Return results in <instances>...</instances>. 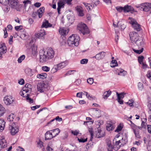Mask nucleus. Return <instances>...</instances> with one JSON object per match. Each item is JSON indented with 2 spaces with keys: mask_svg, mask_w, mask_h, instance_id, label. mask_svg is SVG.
<instances>
[{
  "mask_svg": "<svg viewBox=\"0 0 151 151\" xmlns=\"http://www.w3.org/2000/svg\"><path fill=\"white\" fill-rule=\"evenodd\" d=\"M40 61L43 63L47 61L50 59L52 58L54 56L55 52L52 48L47 49L41 50L39 53Z\"/></svg>",
  "mask_w": 151,
  "mask_h": 151,
  "instance_id": "1",
  "label": "nucleus"
},
{
  "mask_svg": "<svg viewBox=\"0 0 151 151\" xmlns=\"http://www.w3.org/2000/svg\"><path fill=\"white\" fill-rule=\"evenodd\" d=\"M80 40V37L76 35H72L68 37L67 43L70 46L73 45L75 46H77L79 44Z\"/></svg>",
  "mask_w": 151,
  "mask_h": 151,
  "instance_id": "2",
  "label": "nucleus"
},
{
  "mask_svg": "<svg viewBox=\"0 0 151 151\" xmlns=\"http://www.w3.org/2000/svg\"><path fill=\"white\" fill-rule=\"evenodd\" d=\"M78 30L82 33L83 35L86 34H88L89 31L86 25L84 23H79L77 25Z\"/></svg>",
  "mask_w": 151,
  "mask_h": 151,
  "instance_id": "3",
  "label": "nucleus"
},
{
  "mask_svg": "<svg viewBox=\"0 0 151 151\" xmlns=\"http://www.w3.org/2000/svg\"><path fill=\"white\" fill-rule=\"evenodd\" d=\"M9 128L10 129V133L12 135L16 134L19 131V127L14 123H13L12 125L9 124Z\"/></svg>",
  "mask_w": 151,
  "mask_h": 151,
  "instance_id": "4",
  "label": "nucleus"
},
{
  "mask_svg": "<svg viewBox=\"0 0 151 151\" xmlns=\"http://www.w3.org/2000/svg\"><path fill=\"white\" fill-rule=\"evenodd\" d=\"M136 7L139 8L140 10H142L146 12H148L151 9L150 3L148 4L143 3L137 6Z\"/></svg>",
  "mask_w": 151,
  "mask_h": 151,
  "instance_id": "5",
  "label": "nucleus"
},
{
  "mask_svg": "<svg viewBox=\"0 0 151 151\" xmlns=\"http://www.w3.org/2000/svg\"><path fill=\"white\" fill-rule=\"evenodd\" d=\"M129 23L131 24L134 30L137 31H139L141 29V25L139 24L134 19H132L129 22Z\"/></svg>",
  "mask_w": 151,
  "mask_h": 151,
  "instance_id": "6",
  "label": "nucleus"
},
{
  "mask_svg": "<svg viewBox=\"0 0 151 151\" xmlns=\"http://www.w3.org/2000/svg\"><path fill=\"white\" fill-rule=\"evenodd\" d=\"M129 36L131 41L132 43H134L138 40L139 36L138 33L135 32L133 31L130 32L129 34Z\"/></svg>",
  "mask_w": 151,
  "mask_h": 151,
  "instance_id": "7",
  "label": "nucleus"
},
{
  "mask_svg": "<svg viewBox=\"0 0 151 151\" xmlns=\"http://www.w3.org/2000/svg\"><path fill=\"white\" fill-rule=\"evenodd\" d=\"M96 123H98V125H99L97 131L98 132L96 133V136L98 138H101L103 137L104 135V133L101 130L100 128H99V127L101 124H103V122L102 121L99 120L97 121Z\"/></svg>",
  "mask_w": 151,
  "mask_h": 151,
  "instance_id": "8",
  "label": "nucleus"
},
{
  "mask_svg": "<svg viewBox=\"0 0 151 151\" xmlns=\"http://www.w3.org/2000/svg\"><path fill=\"white\" fill-rule=\"evenodd\" d=\"M47 85L45 83L41 82L38 83L37 85L38 91L40 92H43L47 88Z\"/></svg>",
  "mask_w": 151,
  "mask_h": 151,
  "instance_id": "9",
  "label": "nucleus"
},
{
  "mask_svg": "<svg viewBox=\"0 0 151 151\" xmlns=\"http://www.w3.org/2000/svg\"><path fill=\"white\" fill-rule=\"evenodd\" d=\"M9 3L12 8L16 9L18 7L19 4L17 0H9Z\"/></svg>",
  "mask_w": 151,
  "mask_h": 151,
  "instance_id": "10",
  "label": "nucleus"
},
{
  "mask_svg": "<svg viewBox=\"0 0 151 151\" xmlns=\"http://www.w3.org/2000/svg\"><path fill=\"white\" fill-rule=\"evenodd\" d=\"M45 35V30L44 29H41L39 31L38 33L35 34V36L37 38L41 39H43L44 38V37Z\"/></svg>",
  "mask_w": 151,
  "mask_h": 151,
  "instance_id": "11",
  "label": "nucleus"
},
{
  "mask_svg": "<svg viewBox=\"0 0 151 151\" xmlns=\"http://www.w3.org/2000/svg\"><path fill=\"white\" fill-rule=\"evenodd\" d=\"M6 47L4 44H0V58H2V55L6 53Z\"/></svg>",
  "mask_w": 151,
  "mask_h": 151,
  "instance_id": "12",
  "label": "nucleus"
},
{
  "mask_svg": "<svg viewBox=\"0 0 151 151\" xmlns=\"http://www.w3.org/2000/svg\"><path fill=\"white\" fill-rule=\"evenodd\" d=\"M4 101L5 103L7 105H10L14 101V100L12 99V96L11 95L6 96L4 98Z\"/></svg>",
  "mask_w": 151,
  "mask_h": 151,
  "instance_id": "13",
  "label": "nucleus"
},
{
  "mask_svg": "<svg viewBox=\"0 0 151 151\" xmlns=\"http://www.w3.org/2000/svg\"><path fill=\"white\" fill-rule=\"evenodd\" d=\"M134 12V8L131 6L126 5L124 6V12L125 13L130 12L132 13Z\"/></svg>",
  "mask_w": 151,
  "mask_h": 151,
  "instance_id": "14",
  "label": "nucleus"
},
{
  "mask_svg": "<svg viewBox=\"0 0 151 151\" xmlns=\"http://www.w3.org/2000/svg\"><path fill=\"white\" fill-rule=\"evenodd\" d=\"M31 86L30 84L28 83L26 84L25 86L22 88L23 91L22 92H24V94H26L29 91L30 93L31 92Z\"/></svg>",
  "mask_w": 151,
  "mask_h": 151,
  "instance_id": "15",
  "label": "nucleus"
},
{
  "mask_svg": "<svg viewBox=\"0 0 151 151\" xmlns=\"http://www.w3.org/2000/svg\"><path fill=\"white\" fill-rule=\"evenodd\" d=\"M75 9L79 16L83 17L84 15L83 8L81 6H77Z\"/></svg>",
  "mask_w": 151,
  "mask_h": 151,
  "instance_id": "16",
  "label": "nucleus"
},
{
  "mask_svg": "<svg viewBox=\"0 0 151 151\" xmlns=\"http://www.w3.org/2000/svg\"><path fill=\"white\" fill-rule=\"evenodd\" d=\"M69 29L66 28H60L59 29L60 34L62 35H65L68 33Z\"/></svg>",
  "mask_w": 151,
  "mask_h": 151,
  "instance_id": "17",
  "label": "nucleus"
},
{
  "mask_svg": "<svg viewBox=\"0 0 151 151\" xmlns=\"http://www.w3.org/2000/svg\"><path fill=\"white\" fill-rule=\"evenodd\" d=\"M20 95L24 97H26V100L27 101H29L30 103H32L33 102V100L29 97V94H25L24 93V92H20Z\"/></svg>",
  "mask_w": 151,
  "mask_h": 151,
  "instance_id": "18",
  "label": "nucleus"
},
{
  "mask_svg": "<svg viewBox=\"0 0 151 151\" xmlns=\"http://www.w3.org/2000/svg\"><path fill=\"white\" fill-rule=\"evenodd\" d=\"M106 52L102 51L99 53L97 54L95 56V58L98 60H99L103 59L106 55Z\"/></svg>",
  "mask_w": 151,
  "mask_h": 151,
  "instance_id": "19",
  "label": "nucleus"
},
{
  "mask_svg": "<svg viewBox=\"0 0 151 151\" xmlns=\"http://www.w3.org/2000/svg\"><path fill=\"white\" fill-rule=\"evenodd\" d=\"M116 73H117L118 74L122 76H124L127 74V72L126 71L122 69L121 68H119V69H117L116 70Z\"/></svg>",
  "mask_w": 151,
  "mask_h": 151,
  "instance_id": "20",
  "label": "nucleus"
},
{
  "mask_svg": "<svg viewBox=\"0 0 151 151\" xmlns=\"http://www.w3.org/2000/svg\"><path fill=\"white\" fill-rule=\"evenodd\" d=\"M52 138L53 137L50 131H47L45 134V140H47L50 139Z\"/></svg>",
  "mask_w": 151,
  "mask_h": 151,
  "instance_id": "21",
  "label": "nucleus"
},
{
  "mask_svg": "<svg viewBox=\"0 0 151 151\" xmlns=\"http://www.w3.org/2000/svg\"><path fill=\"white\" fill-rule=\"evenodd\" d=\"M7 143L4 139H2L0 140V151L2 148H5L7 146Z\"/></svg>",
  "mask_w": 151,
  "mask_h": 151,
  "instance_id": "22",
  "label": "nucleus"
},
{
  "mask_svg": "<svg viewBox=\"0 0 151 151\" xmlns=\"http://www.w3.org/2000/svg\"><path fill=\"white\" fill-rule=\"evenodd\" d=\"M50 131L52 134L53 138L58 135L60 132V129L58 128H57Z\"/></svg>",
  "mask_w": 151,
  "mask_h": 151,
  "instance_id": "23",
  "label": "nucleus"
},
{
  "mask_svg": "<svg viewBox=\"0 0 151 151\" xmlns=\"http://www.w3.org/2000/svg\"><path fill=\"white\" fill-rule=\"evenodd\" d=\"M127 135L125 134L123 136L121 141V142L122 143L121 144L120 146H123L127 142L128 140Z\"/></svg>",
  "mask_w": 151,
  "mask_h": 151,
  "instance_id": "24",
  "label": "nucleus"
},
{
  "mask_svg": "<svg viewBox=\"0 0 151 151\" xmlns=\"http://www.w3.org/2000/svg\"><path fill=\"white\" fill-rule=\"evenodd\" d=\"M66 65L65 63V62H61L60 63L57 64L55 65V67L57 68V69L58 70H60L64 67H65Z\"/></svg>",
  "mask_w": 151,
  "mask_h": 151,
  "instance_id": "25",
  "label": "nucleus"
},
{
  "mask_svg": "<svg viewBox=\"0 0 151 151\" xmlns=\"http://www.w3.org/2000/svg\"><path fill=\"white\" fill-rule=\"evenodd\" d=\"M58 7L57 8V10L58 13L60 14V9L62 8H63L64 7V4L63 2L62 1H59L58 3Z\"/></svg>",
  "mask_w": 151,
  "mask_h": 151,
  "instance_id": "26",
  "label": "nucleus"
},
{
  "mask_svg": "<svg viewBox=\"0 0 151 151\" xmlns=\"http://www.w3.org/2000/svg\"><path fill=\"white\" fill-rule=\"evenodd\" d=\"M45 8L44 7H41L37 11V13L39 17L40 18L42 15V13L44 12Z\"/></svg>",
  "mask_w": 151,
  "mask_h": 151,
  "instance_id": "27",
  "label": "nucleus"
},
{
  "mask_svg": "<svg viewBox=\"0 0 151 151\" xmlns=\"http://www.w3.org/2000/svg\"><path fill=\"white\" fill-rule=\"evenodd\" d=\"M5 122L3 119H0V132H2L4 129Z\"/></svg>",
  "mask_w": 151,
  "mask_h": 151,
  "instance_id": "28",
  "label": "nucleus"
},
{
  "mask_svg": "<svg viewBox=\"0 0 151 151\" xmlns=\"http://www.w3.org/2000/svg\"><path fill=\"white\" fill-rule=\"evenodd\" d=\"M47 74L45 73H44L37 74V77L38 78L44 79L47 77Z\"/></svg>",
  "mask_w": 151,
  "mask_h": 151,
  "instance_id": "29",
  "label": "nucleus"
},
{
  "mask_svg": "<svg viewBox=\"0 0 151 151\" xmlns=\"http://www.w3.org/2000/svg\"><path fill=\"white\" fill-rule=\"evenodd\" d=\"M52 26V24H51L49 23L47 20H45V22H43L41 27H42L47 28L48 27H51Z\"/></svg>",
  "mask_w": 151,
  "mask_h": 151,
  "instance_id": "30",
  "label": "nucleus"
},
{
  "mask_svg": "<svg viewBox=\"0 0 151 151\" xmlns=\"http://www.w3.org/2000/svg\"><path fill=\"white\" fill-rule=\"evenodd\" d=\"M114 128V126L113 124L110 123H107V125L106 126V129L107 130L110 131L113 129Z\"/></svg>",
  "mask_w": 151,
  "mask_h": 151,
  "instance_id": "31",
  "label": "nucleus"
},
{
  "mask_svg": "<svg viewBox=\"0 0 151 151\" xmlns=\"http://www.w3.org/2000/svg\"><path fill=\"white\" fill-rule=\"evenodd\" d=\"M111 93V91L110 90L106 91L103 95V98L105 99H107Z\"/></svg>",
  "mask_w": 151,
  "mask_h": 151,
  "instance_id": "32",
  "label": "nucleus"
},
{
  "mask_svg": "<svg viewBox=\"0 0 151 151\" xmlns=\"http://www.w3.org/2000/svg\"><path fill=\"white\" fill-rule=\"evenodd\" d=\"M43 142L40 140L39 139L38 142L37 143V147L39 148H42L44 149V146L43 145Z\"/></svg>",
  "mask_w": 151,
  "mask_h": 151,
  "instance_id": "33",
  "label": "nucleus"
},
{
  "mask_svg": "<svg viewBox=\"0 0 151 151\" xmlns=\"http://www.w3.org/2000/svg\"><path fill=\"white\" fill-rule=\"evenodd\" d=\"M118 64L117 63V61L115 60H112L111 63V66L112 68H114L115 66H117Z\"/></svg>",
  "mask_w": 151,
  "mask_h": 151,
  "instance_id": "34",
  "label": "nucleus"
},
{
  "mask_svg": "<svg viewBox=\"0 0 151 151\" xmlns=\"http://www.w3.org/2000/svg\"><path fill=\"white\" fill-rule=\"evenodd\" d=\"M133 132L135 135V137L138 139H140V136L139 134V132L138 130L133 129Z\"/></svg>",
  "mask_w": 151,
  "mask_h": 151,
  "instance_id": "35",
  "label": "nucleus"
},
{
  "mask_svg": "<svg viewBox=\"0 0 151 151\" xmlns=\"http://www.w3.org/2000/svg\"><path fill=\"white\" fill-rule=\"evenodd\" d=\"M15 116L13 114L9 115L7 117V120L8 121H13Z\"/></svg>",
  "mask_w": 151,
  "mask_h": 151,
  "instance_id": "36",
  "label": "nucleus"
},
{
  "mask_svg": "<svg viewBox=\"0 0 151 151\" xmlns=\"http://www.w3.org/2000/svg\"><path fill=\"white\" fill-rule=\"evenodd\" d=\"M107 148L108 151H112L113 147L111 143L108 142L107 144Z\"/></svg>",
  "mask_w": 151,
  "mask_h": 151,
  "instance_id": "37",
  "label": "nucleus"
},
{
  "mask_svg": "<svg viewBox=\"0 0 151 151\" xmlns=\"http://www.w3.org/2000/svg\"><path fill=\"white\" fill-rule=\"evenodd\" d=\"M5 111V109L2 106L0 107V116L3 115Z\"/></svg>",
  "mask_w": 151,
  "mask_h": 151,
  "instance_id": "38",
  "label": "nucleus"
},
{
  "mask_svg": "<svg viewBox=\"0 0 151 151\" xmlns=\"http://www.w3.org/2000/svg\"><path fill=\"white\" fill-rule=\"evenodd\" d=\"M116 94L117 97V100L121 99V98H123L124 97V95L122 93H121L119 94L117 92H116Z\"/></svg>",
  "mask_w": 151,
  "mask_h": 151,
  "instance_id": "39",
  "label": "nucleus"
},
{
  "mask_svg": "<svg viewBox=\"0 0 151 151\" xmlns=\"http://www.w3.org/2000/svg\"><path fill=\"white\" fill-rule=\"evenodd\" d=\"M23 3L24 4V8H26V6L28 5V4H31V1L29 0H27L25 1H24L23 2Z\"/></svg>",
  "mask_w": 151,
  "mask_h": 151,
  "instance_id": "40",
  "label": "nucleus"
},
{
  "mask_svg": "<svg viewBox=\"0 0 151 151\" xmlns=\"http://www.w3.org/2000/svg\"><path fill=\"white\" fill-rule=\"evenodd\" d=\"M25 56L24 55H22L18 59V63H21L22 61L25 59Z\"/></svg>",
  "mask_w": 151,
  "mask_h": 151,
  "instance_id": "41",
  "label": "nucleus"
},
{
  "mask_svg": "<svg viewBox=\"0 0 151 151\" xmlns=\"http://www.w3.org/2000/svg\"><path fill=\"white\" fill-rule=\"evenodd\" d=\"M144 58V57L143 56H141L138 57V60L139 64H142L143 63V59Z\"/></svg>",
  "mask_w": 151,
  "mask_h": 151,
  "instance_id": "42",
  "label": "nucleus"
},
{
  "mask_svg": "<svg viewBox=\"0 0 151 151\" xmlns=\"http://www.w3.org/2000/svg\"><path fill=\"white\" fill-rule=\"evenodd\" d=\"M116 9L118 11L120 12H122L123 11L124 12V7L116 6Z\"/></svg>",
  "mask_w": 151,
  "mask_h": 151,
  "instance_id": "43",
  "label": "nucleus"
},
{
  "mask_svg": "<svg viewBox=\"0 0 151 151\" xmlns=\"http://www.w3.org/2000/svg\"><path fill=\"white\" fill-rule=\"evenodd\" d=\"M147 107L149 109L148 111L149 114H151V101H149L148 103Z\"/></svg>",
  "mask_w": 151,
  "mask_h": 151,
  "instance_id": "44",
  "label": "nucleus"
},
{
  "mask_svg": "<svg viewBox=\"0 0 151 151\" xmlns=\"http://www.w3.org/2000/svg\"><path fill=\"white\" fill-rule=\"evenodd\" d=\"M143 48H142L140 50H137L134 49H133V50L134 52L138 54H140L141 53L143 52Z\"/></svg>",
  "mask_w": 151,
  "mask_h": 151,
  "instance_id": "45",
  "label": "nucleus"
},
{
  "mask_svg": "<svg viewBox=\"0 0 151 151\" xmlns=\"http://www.w3.org/2000/svg\"><path fill=\"white\" fill-rule=\"evenodd\" d=\"M137 40L136 42H134V43L136 44L138 46H139L141 45L142 42L139 38L138 40Z\"/></svg>",
  "mask_w": 151,
  "mask_h": 151,
  "instance_id": "46",
  "label": "nucleus"
},
{
  "mask_svg": "<svg viewBox=\"0 0 151 151\" xmlns=\"http://www.w3.org/2000/svg\"><path fill=\"white\" fill-rule=\"evenodd\" d=\"M93 109L95 111L96 114H97V112H98L99 113V114L97 116L98 117H99L101 116V111L100 110H99L97 108H93Z\"/></svg>",
  "mask_w": 151,
  "mask_h": 151,
  "instance_id": "47",
  "label": "nucleus"
},
{
  "mask_svg": "<svg viewBox=\"0 0 151 151\" xmlns=\"http://www.w3.org/2000/svg\"><path fill=\"white\" fill-rule=\"evenodd\" d=\"M123 127L121 125L119 124L117 127V128L115 130V132H119L122 129Z\"/></svg>",
  "mask_w": 151,
  "mask_h": 151,
  "instance_id": "48",
  "label": "nucleus"
},
{
  "mask_svg": "<svg viewBox=\"0 0 151 151\" xmlns=\"http://www.w3.org/2000/svg\"><path fill=\"white\" fill-rule=\"evenodd\" d=\"M87 138H86L85 139H83L82 138H81L80 139L78 138V141L79 142H85L87 141Z\"/></svg>",
  "mask_w": 151,
  "mask_h": 151,
  "instance_id": "49",
  "label": "nucleus"
},
{
  "mask_svg": "<svg viewBox=\"0 0 151 151\" xmlns=\"http://www.w3.org/2000/svg\"><path fill=\"white\" fill-rule=\"evenodd\" d=\"M42 69L44 71L47 72L50 70V68L47 66H44L42 67Z\"/></svg>",
  "mask_w": 151,
  "mask_h": 151,
  "instance_id": "50",
  "label": "nucleus"
},
{
  "mask_svg": "<svg viewBox=\"0 0 151 151\" xmlns=\"http://www.w3.org/2000/svg\"><path fill=\"white\" fill-rule=\"evenodd\" d=\"M88 60L87 59H82L80 61V63L81 64H86L87 63Z\"/></svg>",
  "mask_w": 151,
  "mask_h": 151,
  "instance_id": "51",
  "label": "nucleus"
},
{
  "mask_svg": "<svg viewBox=\"0 0 151 151\" xmlns=\"http://www.w3.org/2000/svg\"><path fill=\"white\" fill-rule=\"evenodd\" d=\"M87 82L88 83L92 84L93 82V79L92 78H90L87 79Z\"/></svg>",
  "mask_w": 151,
  "mask_h": 151,
  "instance_id": "52",
  "label": "nucleus"
},
{
  "mask_svg": "<svg viewBox=\"0 0 151 151\" xmlns=\"http://www.w3.org/2000/svg\"><path fill=\"white\" fill-rule=\"evenodd\" d=\"M138 87L139 89V90H142L143 88V84L142 83L139 82L138 83Z\"/></svg>",
  "mask_w": 151,
  "mask_h": 151,
  "instance_id": "53",
  "label": "nucleus"
},
{
  "mask_svg": "<svg viewBox=\"0 0 151 151\" xmlns=\"http://www.w3.org/2000/svg\"><path fill=\"white\" fill-rule=\"evenodd\" d=\"M58 70L57 69V68L55 67V65L54 67L53 68L51 69V73H54L56 72Z\"/></svg>",
  "mask_w": 151,
  "mask_h": 151,
  "instance_id": "54",
  "label": "nucleus"
},
{
  "mask_svg": "<svg viewBox=\"0 0 151 151\" xmlns=\"http://www.w3.org/2000/svg\"><path fill=\"white\" fill-rule=\"evenodd\" d=\"M134 101L132 100H129L128 102L126 103V104L130 106H132L133 104Z\"/></svg>",
  "mask_w": 151,
  "mask_h": 151,
  "instance_id": "55",
  "label": "nucleus"
},
{
  "mask_svg": "<svg viewBox=\"0 0 151 151\" xmlns=\"http://www.w3.org/2000/svg\"><path fill=\"white\" fill-rule=\"evenodd\" d=\"M115 142V145L116 146L119 145V143L121 142V141L120 140L116 141V139H114L113 141V143H114Z\"/></svg>",
  "mask_w": 151,
  "mask_h": 151,
  "instance_id": "56",
  "label": "nucleus"
},
{
  "mask_svg": "<svg viewBox=\"0 0 151 151\" xmlns=\"http://www.w3.org/2000/svg\"><path fill=\"white\" fill-rule=\"evenodd\" d=\"M40 105H36L35 106H32L31 107V109L32 110H34L37 108H40Z\"/></svg>",
  "mask_w": 151,
  "mask_h": 151,
  "instance_id": "57",
  "label": "nucleus"
},
{
  "mask_svg": "<svg viewBox=\"0 0 151 151\" xmlns=\"http://www.w3.org/2000/svg\"><path fill=\"white\" fill-rule=\"evenodd\" d=\"M54 119L55 120H56V121H58L59 122H61L62 120V118L58 116H57Z\"/></svg>",
  "mask_w": 151,
  "mask_h": 151,
  "instance_id": "58",
  "label": "nucleus"
},
{
  "mask_svg": "<svg viewBox=\"0 0 151 151\" xmlns=\"http://www.w3.org/2000/svg\"><path fill=\"white\" fill-rule=\"evenodd\" d=\"M19 83L20 85H23L24 83V80L22 79L21 78L19 81Z\"/></svg>",
  "mask_w": 151,
  "mask_h": 151,
  "instance_id": "59",
  "label": "nucleus"
},
{
  "mask_svg": "<svg viewBox=\"0 0 151 151\" xmlns=\"http://www.w3.org/2000/svg\"><path fill=\"white\" fill-rule=\"evenodd\" d=\"M4 38H6L7 37L8 35L6 29L5 28V29L4 30Z\"/></svg>",
  "mask_w": 151,
  "mask_h": 151,
  "instance_id": "60",
  "label": "nucleus"
},
{
  "mask_svg": "<svg viewBox=\"0 0 151 151\" xmlns=\"http://www.w3.org/2000/svg\"><path fill=\"white\" fill-rule=\"evenodd\" d=\"M76 71L75 70H69L67 72V73L65 75H67L68 74L71 75L72 74H73V72H74V71Z\"/></svg>",
  "mask_w": 151,
  "mask_h": 151,
  "instance_id": "61",
  "label": "nucleus"
},
{
  "mask_svg": "<svg viewBox=\"0 0 151 151\" xmlns=\"http://www.w3.org/2000/svg\"><path fill=\"white\" fill-rule=\"evenodd\" d=\"M86 95V97L89 99H93V97L90 96L89 94H88V93L87 92H85Z\"/></svg>",
  "mask_w": 151,
  "mask_h": 151,
  "instance_id": "62",
  "label": "nucleus"
},
{
  "mask_svg": "<svg viewBox=\"0 0 151 151\" xmlns=\"http://www.w3.org/2000/svg\"><path fill=\"white\" fill-rule=\"evenodd\" d=\"M147 130L148 132L151 133V125H147Z\"/></svg>",
  "mask_w": 151,
  "mask_h": 151,
  "instance_id": "63",
  "label": "nucleus"
},
{
  "mask_svg": "<svg viewBox=\"0 0 151 151\" xmlns=\"http://www.w3.org/2000/svg\"><path fill=\"white\" fill-rule=\"evenodd\" d=\"M147 76L151 80V72H150V71H148Z\"/></svg>",
  "mask_w": 151,
  "mask_h": 151,
  "instance_id": "64",
  "label": "nucleus"
}]
</instances>
